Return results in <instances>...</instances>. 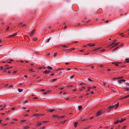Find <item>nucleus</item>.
Returning <instances> with one entry per match:
<instances>
[{"label":"nucleus","instance_id":"58836bf2","mask_svg":"<svg viewBox=\"0 0 129 129\" xmlns=\"http://www.w3.org/2000/svg\"><path fill=\"white\" fill-rule=\"evenodd\" d=\"M122 78V77H118V78H113V79H119V78Z\"/></svg>","mask_w":129,"mask_h":129},{"label":"nucleus","instance_id":"2f4dec72","mask_svg":"<svg viewBox=\"0 0 129 129\" xmlns=\"http://www.w3.org/2000/svg\"><path fill=\"white\" fill-rule=\"evenodd\" d=\"M88 81H90V82H93V80H92L90 78H88Z\"/></svg>","mask_w":129,"mask_h":129},{"label":"nucleus","instance_id":"49530a36","mask_svg":"<svg viewBox=\"0 0 129 129\" xmlns=\"http://www.w3.org/2000/svg\"><path fill=\"white\" fill-rule=\"evenodd\" d=\"M3 69V68L2 66L0 67V70H2Z\"/></svg>","mask_w":129,"mask_h":129},{"label":"nucleus","instance_id":"69168bd1","mask_svg":"<svg viewBox=\"0 0 129 129\" xmlns=\"http://www.w3.org/2000/svg\"><path fill=\"white\" fill-rule=\"evenodd\" d=\"M25 120H21V122H25Z\"/></svg>","mask_w":129,"mask_h":129},{"label":"nucleus","instance_id":"39448f33","mask_svg":"<svg viewBox=\"0 0 129 129\" xmlns=\"http://www.w3.org/2000/svg\"><path fill=\"white\" fill-rule=\"evenodd\" d=\"M119 103L118 102L117 104L114 105V108L115 109H116L117 108L119 105Z\"/></svg>","mask_w":129,"mask_h":129},{"label":"nucleus","instance_id":"9d476101","mask_svg":"<svg viewBox=\"0 0 129 129\" xmlns=\"http://www.w3.org/2000/svg\"><path fill=\"white\" fill-rule=\"evenodd\" d=\"M52 117H53L57 118L58 119V117H59V115H52Z\"/></svg>","mask_w":129,"mask_h":129},{"label":"nucleus","instance_id":"5701e85b","mask_svg":"<svg viewBox=\"0 0 129 129\" xmlns=\"http://www.w3.org/2000/svg\"><path fill=\"white\" fill-rule=\"evenodd\" d=\"M125 62H129V58H126L125 59Z\"/></svg>","mask_w":129,"mask_h":129},{"label":"nucleus","instance_id":"603ef678","mask_svg":"<svg viewBox=\"0 0 129 129\" xmlns=\"http://www.w3.org/2000/svg\"><path fill=\"white\" fill-rule=\"evenodd\" d=\"M50 40V38H49L48 39V40H47V42H49V41Z\"/></svg>","mask_w":129,"mask_h":129},{"label":"nucleus","instance_id":"338daca9","mask_svg":"<svg viewBox=\"0 0 129 129\" xmlns=\"http://www.w3.org/2000/svg\"><path fill=\"white\" fill-rule=\"evenodd\" d=\"M27 102H28V101L26 100H25V101H24V103H27Z\"/></svg>","mask_w":129,"mask_h":129},{"label":"nucleus","instance_id":"ddd939ff","mask_svg":"<svg viewBox=\"0 0 129 129\" xmlns=\"http://www.w3.org/2000/svg\"><path fill=\"white\" fill-rule=\"evenodd\" d=\"M50 72V71L49 70H46L43 72V73L45 74H47L49 73Z\"/></svg>","mask_w":129,"mask_h":129},{"label":"nucleus","instance_id":"f704fd0d","mask_svg":"<svg viewBox=\"0 0 129 129\" xmlns=\"http://www.w3.org/2000/svg\"><path fill=\"white\" fill-rule=\"evenodd\" d=\"M7 106V104H4V105L2 106V107H4V108H5L6 107V106Z\"/></svg>","mask_w":129,"mask_h":129},{"label":"nucleus","instance_id":"c9c22d12","mask_svg":"<svg viewBox=\"0 0 129 129\" xmlns=\"http://www.w3.org/2000/svg\"><path fill=\"white\" fill-rule=\"evenodd\" d=\"M37 39V38H33V40L34 41H36Z\"/></svg>","mask_w":129,"mask_h":129},{"label":"nucleus","instance_id":"864d4df0","mask_svg":"<svg viewBox=\"0 0 129 129\" xmlns=\"http://www.w3.org/2000/svg\"><path fill=\"white\" fill-rule=\"evenodd\" d=\"M38 99V98L37 97H34L33 98V99Z\"/></svg>","mask_w":129,"mask_h":129},{"label":"nucleus","instance_id":"393cba45","mask_svg":"<svg viewBox=\"0 0 129 129\" xmlns=\"http://www.w3.org/2000/svg\"><path fill=\"white\" fill-rule=\"evenodd\" d=\"M17 34V33H16L14 34H12V35H11V37H14L16 36Z\"/></svg>","mask_w":129,"mask_h":129},{"label":"nucleus","instance_id":"4d7b16f0","mask_svg":"<svg viewBox=\"0 0 129 129\" xmlns=\"http://www.w3.org/2000/svg\"><path fill=\"white\" fill-rule=\"evenodd\" d=\"M73 86H71V85H68L67 86V87H73Z\"/></svg>","mask_w":129,"mask_h":129},{"label":"nucleus","instance_id":"473e14b6","mask_svg":"<svg viewBox=\"0 0 129 129\" xmlns=\"http://www.w3.org/2000/svg\"><path fill=\"white\" fill-rule=\"evenodd\" d=\"M75 49L74 48H72L71 49H69V50L70 51H72L73 50H74Z\"/></svg>","mask_w":129,"mask_h":129},{"label":"nucleus","instance_id":"412c9836","mask_svg":"<svg viewBox=\"0 0 129 129\" xmlns=\"http://www.w3.org/2000/svg\"><path fill=\"white\" fill-rule=\"evenodd\" d=\"M46 68L50 70H52V68L50 66L47 67Z\"/></svg>","mask_w":129,"mask_h":129},{"label":"nucleus","instance_id":"9b49d317","mask_svg":"<svg viewBox=\"0 0 129 129\" xmlns=\"http://www.w3.org/2000/svg\"><path fill=\"white\" fill-rule=\"evenodd\" d=\"M40 116L41 115H40V114H34L33 115V116L36 117Z\"/></svg>","mask_w":129,"mask_h":129},{"label":"nucleus","instance_id":"b1692460","mask_svg":"<svg viewBox=\"0 0 129 129\" xmlns=\"http://www.w3.org/2000/svg\"><path fill=\"white\" fill-rule=\"evenodd\" d=\"M82 106H78V109L79 110H81L82 109Z\"/></svg>","mask_w":129,"mask_h":129},{"label":"nucleus","instance_id":"bb28decb","mask_svg":"<svg viewBox=\"0 0 129 129\" xmlns=\"http://www.w3.org/2000/svg\"><path fill=\"white\" fill-rule=\"evenodd\" d=\"M9 26L8 27H7L6 29V31L8 32V31H9Z\"/></svg>","mask_w":129,"mask_h":129},{"label":"nucleus","instance_id":"cd10ccee","mask_svg":"<svg viewBox=\"0 0 129 129\" xmlns=\"http://www.w3.org/2000/svg\"><path fill=\"white\" fill-rule=\"evenodd\" d=\"M18 90L19 92H22L23 91V90L22 89H18Z\"/></svg>","mask_w":129,"mask_h":129},{"label":"nucleus","instance_id":"bf43d9fd","mask_svg":"<svg viewBox=\"0 0 129 129\" xmlns=\"http://www.w3.org/2000/svg\"><path fill=\"white\" fill-rule=\"evenodd\" d=\"M84 51V49H82V50H80V51L81 52H83Z\"/></svg>","mask_w":129,"mask_h":129},{"label":"nucleus","instance_id":"f03ea898","mask_svg":"<svg viewBox=\"0 0 129 129\" xmlns=\"http://www.w3.org/2000/svg\"><path fill=\"white\" fill-rule=\"evenodd\" d=\"M19 26H21L22 27H26V25L25 24H22V23L21 22L19 23Z\"/></svg>","mask_w":129,"mask_h":129},{"label":"nucleus","instance_id":"f8f14e48","mask_svg":"<svg viewBox=\"0 0 129 129\" xmlns=\"http://www.w3.org/2000/svg\"><path fill=\"white\" fill-rule=\"evenodd\" d=\"M119 43V42H118V43H115L113 45V46L112 48H113L114 47H115V46L117 45Z\"/></svg>","mask_w":129,"mask_h":129},{"label":"nucleus","instance_id":"4c0bfd02","mask_svg":"<svg viewBox=\"0 0 129 129\" xmlns=\"http://www.w3.org/2000/svg\"><path fill=\"white\" fill-rule=\"evenodd\" d=\"M10 61H7V62L8 63H11V61H13L14 60H11V59H10Z\"/></svg>","mask_w":129,"mask_h":129},{"label":"nucleus","instance_id":"052dcab7","mask_svg":"<svg viewBox=\"0 0 129 129\" xmlns=\"http://www.w3.org/2000/svg\"><path fill=\"white\" fill-rule=\"evenodd\" d=\"M88 45H87V44L86 45H84L83 46V47H87V46Z\"/></svg>","mask_w":129,"mask_h":129},{"label":"nucleus","instance_id":"09e8293b","mask_svg":"<svg viewBox=\"0 0 129 129\" xmlns=\"http://www.w3.org/2000/svg\"><path fill=\"white\" fill-rule=\"evenodd\" d=\"M45 128V126H43L41 127L40 128V129H43Z\"/></svg>","mask_w":129,"mask_h":129},{"label":"nucleus","instance_id":"a878e982","mask_svg":"<svg viewBox=\"0 0 129 129\" xmlns=\"http://www.w3.org/2000/svg\"><path fill=\"white\" fill-rule=\"evenodd\" d=\"M10 68V67H6L5 68H4V70H8Z\"/></svg>","mask_w":129,"mask_h":129},{"label":"nucleus","instance_id":"79ce46f5","mask_svg":"<svg viewBox=\"0 0 129 129\" xmlns=\"http://www.w3.org/2000/svg\"><path fill=\"white\" fill-rule=\"evenodd\" d=\"M126 127V126L125 125L122 128V129H125Z\"/></svg>","mask_w":129,"mask_h":129},{"label":"nucleus","instance_id":"2eb2a0df","mask_svg":"<svg viewBox=\"0 0 129 129\" xmlns=\"http://www.w3.org/2000/svg\"><path fill=\"white\" fill-rule=\"evenodd\" d=\"M55 111V110L54 109H52L50 110H48L47 111L48 112H53V111Z\"/></svg>","mask_w":129,"mask_h":129},{"label":"nucleus","instance_id":"5fc2aeb1","mask_svg":"<svg viewBox=\"0 0 129 129\" xmlns=\"http://www.w3.org/2000/svg\"><path fill=\"white\" fill-rule=\"evenodd\" d=\"M30 71L31 72H34V70L33 69H31L30 70Z\"/></svg>","mask_w":129,"mask_h":129},{"label":"nucleus","instance_id":"423d86ee","mask_svg":"<svg viewBox=\"0 0 129 129\" xmlns=\"http://www.w3.org/2000/svg\"><path fill=\"white\" fill-rule=\"evenodd\" d=\"M102 113V112L101 111H99L97 113L96 116H98L100 115Z\"/></svg>","mask_w":129,"mask_h":129},{"label":"nucleus","instance_id":"ea45409f","mask_svg":"<svg viewBox=\"0 0 129 129\" xmlns=\"http://www.w3.org/2000/svg\"><path fill=\"white\" fill-rule=\"evenodd\" d=\"M62 47H63L67 48L68 47V46H66V45H62Z\"/></svg>","mask_w":129,"mask_h":129},{"label":"nucleus","instance_id":"a19ab883","mask_svg":"<svg viewBox=\"0 0 129 129\" xmlns=\"http://www.w3.org/2000/svg\"><path fill=\"white\" fill-rule=\"evenodd\" d=\"M84 84V83H81L78 84V85H83Z\"/></svg>","mask_w":129,"mask_h":129},{"label":"nucleus","instance_id":"4be33fe9","mask_svg":"<svg viewBox=\"0 0 129 129\" xmlns=\"http://www.w3.org/2000/svg\"><path fill=\"white\" fill-rule=\"evenodd\" d=\"M49 91H47L43 93V94L44 95H46L47 94V93H48Z\"/></svg>","mask_w":129,"mask_h":129},{"label":"nucleus","instance_id":"680f3d73","mask_svg":"<svg viewBox=\"0 0 129 129\" xmlns=\"http://www.w3.org/2000/svg\"><path fill=\"white\" fill-rule=\"evenodd\" d=\"M17 72V71H14L13 73H12L13 74H14V73H16V72Z\"/></svg>","mask_w":129,"mask_h":129},{"label":"nucleus","instance_id":"dca6fc26","mask_svg":"<svg viewBox=\"0 0 129 129\" xmlns=\"http://www.w3.org/2000/svg\"><path fill=\"white\" fill-rule=\"evenodd\" d=\"M115 43V42H113L111 44H110L109 45H108V47H109L111 46H112Z\"/></svg>","mask_w":129,"mask_h":129},{"label":"nucleus","instance_id":"a18cd8bd","mask_svg":"<svg viewBox=\"0 0 129 129\" xmlns=\"http://www.w3.org/2000/svg\"><path fill=\"white\" fill-rule=\"evenodd\" d=\"M119 47H116L115 48V49H113V51H115V50H116L117 48H118Z\"/></svg>","mask_w":129,"mask_h":129},{"label":"nucleus","instance_id":"e433bc0d","mask_svg":"<svg viewBox=\"0 0 129 129\" xmlns=\"http://www.w3.org/2000/svg\"><path fill=\"white\" fill-rule=\"evenodd\" d=\"M105 49H103L102 50H101L100 51V52L102 53V52H103L105 51Z\"/></svg>","mask_w":129,"mask_h":129},{"label":"nucleus","instance_id":"0eeeda50","mask_svg":"<svg viewBox=\"0 0 129 129\" xmlns=\"http://www.w3.org/2000/svg\"><path fill=\"white\" fill-rule=\"evenodd\" d=\"M125 80L124 79H121L118 81V82L119 83H121L122 82H125Z\"/></svg>","mask_w":129,"mask_h":129},{"label":"nucleus","instance_id":"4468645a","mask_svg":"<svg viewBox=\"0 0 129 129\" xmlns=\"http://www.w3.org/2000/svg\"><path fill=\"white\" fill-rule=\"evenodd\" d=\"M42 124V123H38V124H36L35 125V126L36 127H38V126H40Z\"/></svg>","mask_w":129,"mask_h":129},{"label":"nucleus","instance_id":"f257e3e1","mask_svg":"<svg viewBox=\"0 0 129 129\" xmlns=\"http://www.w3.org/2000/svg\"><path fill=\"white\" fill-rule=\"evenodd\" d=\"M121 120H117L115 122V124H117L119 122L121 123L125 120V119L121 118Z\"/></svg>","mask_w":129,"mask_h":129},{"label":"nucleus","instance_id":"e2e57ef3","mask_svg":"<svg viewBox=\"0 0 129 129\" xmlns=\"http://www.w3.org/2000/svg\"><path fill=\"white\" fill-rule=\"evenodd\" d=\"M96 87L95 86H93L92 87V88L93 89H95L96 88Z\"/></svg>","mask_w":129,"mask_h":129},{"label":"nucleus","instance_id":"a211bd4d","mask_svg":"<svg viewBox=\"0 0 129 129\" xmlns=\"http://www.w3.org/2000/svg\"><path fill=\"white\" fill-rule=\"evenodd\" d=\"M78 123L77 122H75L74 123V126L75 127H76L77 126Z\"/></svg>","mask_w":129,"mask_h":129},{"label":"nucleus","instance_id":"6ab92c4d","mask_svg":"<svg viewBox=\"0 0 129 129\" xmlns=\"http://www.w3.org/2000/svg\"><path fill=\"white\" fill-rule=\"evenodd\" d=\"M129 97V95H127L126 96H124L122 98V99H124L125 98H127Z\"/></svg>","mask_w":129,"mask_h":129},{"label":"nucleus","instance_id":"7ed1b4c3","mask_svg":"<svg viewBox=\"0 0 129 129\" xmlns=\"http://www.w3.org/2000/svg\"><path fill=\"white\" fill-rule=\"evenodd\" d=\"M114 107V105H113L111 106H110L108 108H107V110L109 112L111 110V109L113 108Z\"/></svg>","mask_w":129,"mask_h":129},{"label":"nucleus","instance_id":"6e6d98bb","mask_svg":"<svg viewBox=\"0 0 129 129\" xmlns=\"http://www.w3.org/2000/svg\"><path fill=\"white\" fill-rule=\"evenodd\" d=\"M45 90V89H43L42 90H41L40 91H44Z\"/></svg>","mask_w":129,"mask_h":129},{"label":"nucleus","instance_id":"f3484780","mask_svg":"<svg viewBox=\"0 0 129 129\" xmlns=\"http://www.w3.org/2000/svg\"><path fill=\"white\" fill-rule=\"evenodd\" d=\"M101 48V47H98V48H96L94 50H93V51H96L97 50H98L99 49H100Z\"/></svg>","mask_w":129,"mask_h":129},{"label":"nucleus","instance_id":"c85d7f7f","mask_svg":"<svg viewBox=\"0 0 129 129\" xmlns=\"http://www.w3.org/2000/svg\"><path fill=\"white\" fill-rule=\"evenodd\" d=\"M57 55V53L56 52H55L54 53V55H53V56L54 57H55L56 55Z\"/></svg>","mask_w":129,"mask_h":129},{"label":"nucleus","instance_id":"37998d69","mask_svg":"<svg viewBox=\"0 0 129 129\" xmlns=\"http://www.w3.org/2000/svg\"><path fill=\"white\" fill-rule=\"evenodd\" d=\"M103 84L105 86H107V84H106V83H103Z\"/></svg>","mask_w":129,"mask_h":129},{"label":"nucleus","instance_id":"0e129e2a","mask_svg":"<svg viewBox=\"0 0 129 129\" xmlns=\"http://www.w3.org/2000/svg\"><path fill=\"white\" fill-rule=\"evenodd\" d=\"M71 69H70V68H69V69H67L66 70V71H69V70H71Z\"/></svg>","mask_w":129,"mask_h":129},{"label":"nucleus","instance_id":"c756f323","mask_svg":"<svg viewBox=\"0 0 129 129\" xmlns=\"http://www.w3.org/2000/svg\"><path fill=\"white\" fill-rule=\"evenodd\" d=\"M29 126H26L24 127V129H29Z\"/></svg>","mask_w":129,"mask_h":129},{"label":"nucleus","instance_id":"aec40b11","mask_svg":"<svg viewBox=\"0 0 129 129\" xmlns=\"http://www.w3.org/2000/svg\"><path fill=\"white\" fill-rule=\"evenodd\" d=\"M57 80V79H51L50 81L51 82H53L55 81V80Z\"/></svg>","mask_w":129,"mask_h":129},{"label":"nucleus","instance_id":"20e7f679","mask_svg":"<svg viewBox=\"0 0 129 129\" xmlns=\"http://www.w3.org/2000/svg\"><path fill=\"white\" fill-rule=\"evenodd\" d=\"M35 31L36 30L35 29H34L31 32L30 34V36H33L35 34Z\"/></svg>","mask_w":129,"mask_h":129},{"label":"nucleus","instance_id":"7c9ffc66","mask_svg":"<svg viewBox=\"0 0 129 129\" xmlns=\"http://www.w3.org/2000/svg\"><path fill=\"white\" fill-rule=\"evenodd\" d=\"M65 116H59V117H58V119L62 118L63 117H64Z\"/></svg>","mask_w":129,"mask_h":129},{"label":"nucleus","instance_id":"de8ad7c7","mask_svg":"<svg viewBox=\"0 0 129 129\" xmlns=\"http://www.w3.org/2000/svg\"><path fill=\"white\" fill-rule=\"evenodd\" d=\"M66 120H65L63 121H62L61 122V123L62 124L64 123V122H66Z\"/></svg>","mask_w":129,"mask_h":129},{"label":"nucleus","instance_id":"72a5a7b5","mask_svg":"<svg viewBox=\"0 0 129 129\" xmlns=\"http://www.w3.org/2000/svg\"><path fill=\"white\" fill-rule=\"evenodd\" d=\"M74 75H73L70 76V79H73L74 77Z\"/></svg>","mask_w":129,"mask_h":129},{"label":"nucleus","instance_id":"1a4fd4ad","mask_svg":"<svg viewBox=\"0 0 129 129\" xmlns=\"http://www.w3.org/2000/svg\"><path fill=\"white\" fill-rule=\"evenodd\" d=\"M120 63V62H112V64H115V66H119V65L118 64V63Z\"/></svg>","mask_w":129,"mask_h":129},{"label":"nucleus","instance_id":"6e6552de","mask_svg":"<svg viewBox=\"0 0 129 129\" xmlns=\"http://www.w3.org/2000/svg\"><path fill=\"white\" fill-rule=\"evenodd\" d=\"M87 45H88L90 47H93L95 46V45L94 44H92L91 43H90L88 44H87Z\"/></svg>","mask_w":129,"mask_h":129},{"label":"nucleus","instance_id":"774afa93","mask_svg":"<svg viewBox=\"0 0 129 129\" xmlns=\"http://www.w3.org/2000/svg\"><path fill=\"white\" fill-rule=\"evenodd\" d=\"M107 70L109 72L111 71V70L110 69H108Z\"/></svg>","mask_w":129,"mask_h":129},{"label":"nucleus","instance_id":"13d9d810","mask_svg":"<svg viewBox=\"0 0 129 129\" xmlns=\"http://www.w3.org/2000/svg\"><path fill=\"white\" fill-rule=\"evenodd\" d=\"M11 35H9V36H8L7 37V38H11Z\"/></svg>","mask_w":129,"mask_h":129},{"label":"nucleus","instance_id":"8fccbe9b","mask_svg":"<svg viewBox=\"0 0 129 129\" xmlns=\"http://www.w3.org/2000/svg\"><path fill=\"white\" fill-rule=\"evenodd\" d=\"M126 90V91H129V88H125Z\"/></svg>","mask_w":129,"mask_h":129},{"label":"nucleus","instance_id":"3c124183","mask_svg":"<svg viewBox=\"0 0 129 129\" xmlns=\"http://www.w3.org/2000/svg\"><path fill=\"white\" fill-rule=\"evenodd\" d=\"M15 109V108H12L11 109V110H14Z\"/></svg>","mask_w":129,"mask_h":129},{"label":"nucleus","instance_id":"c03bdc74","mask_svg":"<svg viewBox=\"0 0 129 129\" xmlns=\"http://www.w3.org/2000/svg\"><path fill=\"white\" fill-rule=\"evenodd\" d=\"M126 66H125V65H123V66H120L119 67L120 68H123V67H126Z\"/></svg>","mask_w":129,"mask_h":129}]
</instances>
